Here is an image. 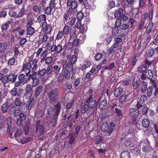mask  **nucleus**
Returning <instances> with one entry per match:
<instances>
[{"label":"nucleus","instance_id":"obj_1","mask_svg":"<svg viewBox=\"0 0 158 158\" xmlns=\"http://www.w3.org/2000/svg\"><path fill=\"white\" fill-rule=\"evenodd\" d=\"M47 96L50 101L56 102L59 99V91L56 88L52 89L47 93Z\"/></svg>","mask_w":158,"mask_h":158},{"label":"nucleus","instance_id":"obj_2","mask_svg":"<svg viewBox=\"0 0 158 158\" xmlns=\"http://www.w3.org/2000/svg\"><path fill=\"white\" fill-rule=\"evenodd\" d=\"M142 124L144 128H158V123L152 122L150 123L149 120L147 118H144L142 122Z\"/></svg>","mask_w":158,"mask_h":158},{"label":"nucleus","instance_id":"obj_3","mask_svg":"<svg viewBox=\"0 0 158 158\" xmlns=\"http://www.w3.org/2000/svg\"><path fill=\"white\" fill-rule=\"evenodd\" d=\"M23 90V89L21 88L18 89L14 87L10 91V94L12 98L21 97Z\"/></svg>","mask_w":158,"mask_h":158},{"label":"nucleus","instance_id":"obj_4","mask_svg":"<svg viewBox=\"0 0 158 158\" xmlns=\"http://www.w3.org/2000/svg\"><path fill=\"white\" fill-rule=\"evenodd\" d=\"M86 103L91 109L93 108L98 104L97 100L94 99L93 95L89 96L86 101Z\"/></svg>","mask_w":158,"mask_h":158},{"label":"nucleus","instance_id":"obj_5","mask_svg":"<svg viewBox=\"0 0 158 158\" xmlns=\"http://www.w3.org/2000/svg\"><path fill=\"white\" fill-rule=\"evenodd\" d=\"M79 129H75L74 132L69 134L68 137L69 144H72L75 141V140L78 136Z\"/></svg>","mask_w":158,"mask_h":158},{"label":"nucleus","instance_id":"obj_6","mask_svg":"<svg viewBox=\"0 0 158 158\" xmlns=\"http://www.w3.org/2000/svg\"><path fill=\"white\" fill-rule=\"evenodd\" d=\"M42 27L44 31L46 34H49L52 30V26L48 24L46 22H44L42 24Z\"/></svg>","mask_w":158,"mask_h":158},{"label":"nucleus","instance_id":"obj_7","mask_svg":"<svg viewBox=\"0 0 158 158\" xmlns=\"http://www.w3.org/2000/svg\"><path fill=\"white\" fill-rule=\"evenodd\" d=\"M6 79H4L5 84L9 82L14 83L16 80L17 77V75L15 76L12 73H10L6 75Z\"/></svg>","mask_w":158,"mask_h":158},{"label":"nucleus","instance_id":"obj_8","mask_svg":"<svg viewBox=\"0 0 158 158\" xmlns=\"http://www.w3.org/2000/svg\"><path fill=\"white\" fill-rule=\"evenodd\" d=\"M62 50H63V49L61 44H60L56 46L55 43L54 44V42H53L52 46L50 48V50L52 52H55L57 53H60Z\"/></svg>","mask_w":158,"mask_h":158},{"label":"nucleus","instance_id":"obj_9","mask_svg":"<svg viewBox=\"0 0 158 158\" xmlns=\"http://www.w3.org/2000/svg\"><path fill=\"white\" fill-rule=\"evenodd\" d=\"M12 118L8 117L7 119L6 124L3 122H0V128H3L6 125L7 126V128H11L12 126Z\"/></svg>","mask_w":158,"mask_h":158},{"label":"nucleus","instance_id":"obj_10","mask_svg":"<svg viewBox=\"0 0 158 158\" xmlns=\"http://www.w3.org/2000/svg\"><path fill=\"white\" fill-rule=\"evenodd\" d=\"M69 34L70 36V40H73L77 38V31L75 27H72L70 29Z\"/></svg>","mask_w":158,"mask_h":158},{"label":"nucleus","instance_id":"obj_11","mask_svg":"<svg viewBox=\"0 0 158 158\" xmlns=\"http://www.w3.org/2000/svg\"><path fill=\"white\" fill-rule=\"evenodd\" d=\"M61 103L59 102L54 105V116H58L59 113L61 111Z\"/></svg>","mask_w":158,"mask_h":158},{"label":"nucleus","instance_id":"obj_12","mask_svg":"<svg viewBox=\"0 0 158 158\" xmlns=\"http://www.w3.org/2000/svg\"><path fill=\"white\" fill-rule=\"evenodd\" d=\"M67 6H70L72 10L76 9L78 6L77 2L75 0H67Z\"/></svg>","mask_w":158,"mask_h":158},{"label":"nucleus","instance_id":"obj_13","mask_svg":"<svg viewBox=\"0 0 158 158\" xmlns=\"http://www.w3.org/2000/svg\"><path fill=\"white\" fill-rule=\"evenodd\" d=\"M74 64H73V63L69 61H68V62L64 60L62 61V65L63 66V69H71L73 68V65Z\"/></svg>","mask_w":158,"mask_h":158},{"label":"nucleus","instance_id":"obj_14","mask_svg":"<svg viewBox=\"0 0 158 158\" xmlns=\"http://www.w3.org/2000/svg\"><path fill=\"white\" fill-rule=\"evenodd\" d=\"M143 147L142 150L143 152H147L150 151L151 147L149 140L147 139L145 140L144 143H143Z\"/></svg>","mask_w":158,"mask_h":158},{"label":"nucleus","instance_id":"obj_15","mask_svg":"<svg viewBox=\"0 0 158 158\" xmlns=\"http://www.w3.org/2000/svg\"><path fill=\"white\" fill-rule=\"evenodd\" d=\"M43 88L41 85L37 86L34 91V95L35 97H38L42 93Z\"/></svg>","mask_w":158,"mask_h":158},{"label":"nucleus","instance_id":"obj_16","mask_svg":"<svg viewBox=\"0 0 158 158\" xmlns=\"http://www.w3.org/2000/svg\"><path fill=\"white\" fill-rule=\"evenodd\" d=\"M29 63L27 64L23 63V64L22 68L21 71L25 72L26 70H31L32 67V64L31 62V59H30L29 60Z\"/></svg>","mask_w":158,"mask_h":158},{"label":"nucleus","instance_id":"obj_17","mask_svg":"<svg viewBox=\"0 0 158 158\" xmlns=\"http://www.w3.org/2000/svg\"><path fill=\"white\" fill-rule=\"evenodd\" d=\"M11 22L10 21H7L2 23L1 26V28L2 32L6 31L10 27Z\"/></svg>","mask_w":158,"mask_h":158},{"label":"nucleus","instance_id":"obj_18","mask_svg":"<svg viewBox=\"0 0 158 158\" xmlns=\"http://www.w3.org/2000/svg\"><path fill=\"white\" fill-rule=\"evenodd\" d=\"M139 112V110L136 108H131L129 111L131 115L134 118H136L138 117Z\"/></svg>","mask_w":158,"mask_h":158},{"label":"nucleus","instance_id":"obj_19","mask_svg":"<svg viewBox=\"0 0 158 158\" xmlns=\"http://www.w3.org/2000/svg\"><path fill=\"white\" fill-rule=\"evenodd\" d=\"M124 89L122 87L117 88L114 91V95L116 98H118L123 92Z\"/></svg>","mask_w":158,"mask_h":158},{"label":"nucleus","instance_id":"obj_20","mask_svg":"<svg viewBox=\"0 0 158 158\" xmlns=\"http://www.w3.org/2000/svg\"><path fill=\"white\" fill-rule=\"evenodd\" d=\"M11 104L9 103L8 102H6L2 106L1 110L3 113L7 112L9 107H10Z\"/></svg>","mask_w":158,"mask_h":158},{"label":"nucleus","instance_id":"obj_21","mask_svg":"<svg viewBox=\"0 0 158 158\" xmlns=\"http://www.w3.org/2000/svg\"><path fill=\"white\" fill-rule=\"evenodd\" d=\"M23 131L25 134L26 135L28 133L29 129H18V131H17L14 135L15 137H18L21 135L23 133Z\"/></svg>","mask_w":158,"mask_h":158},{"label":"nucleus","instance_id":"obj_22","mask_svg":"<svg viewBox=\"0 0 158 158\" xmlns=\"http://www.w3.org/2000/svg\"><path fill=\"white\" fill-rule=\"evenodd\" d=\"M107 106V101L105 99H104L100 102L98 108L100 110H103L106 109Z\"/></svg>","mask_w":158,"mask_h":158},{"label":"nucleus","instance_id":"obj_23","mask_svg":"<svg viewBox=\"0 0 158 158\" xmlns=\"http://www.w3.org/2000/svg\"><path fill=\"white\" fill-rule=\"evenodd\" d=\"M140 82V78L138 77H135L134 78L133 84V88L134 89H136L138 88Z\"/></svg>","mask_w":158,"mask_h":158},{"label":"nucleus","instance_id":"obj_24","mask_svg":"<svg viewBox=\"0 0 158 158\" xmlns=\"http://www.w3.org/2000/svg\"><path fill=\"white\" fill-rule=\"evenodd\" d=\"M128 95L127 94H122L119 97V102L122 104L126 103L128 101Z\"/></svg>","mask_w":158,"mask_h":158},{"label":"nucleus","instance_id":"obj_25","mask_svg":"<svg viewBox=\"0 0 158 158\" xmlns=\"http://www.w3.org/2000/svg\"><path fill=\"white\" fill-rule=\"evenodd\" d=\"M62 72L63 73V75L64 78L67 80L69 79L70 77L71 74L69 70L68 69H63L62 70Z\"/></svg>","mask_w":158,"mask_h":158},{"label":"nucleus","instance_id":"obj_26","mask_svg":"<svg viewBox=\"0 0 158 158\" xmlns=\"http://www.w3.org/2000/svg\"><path fill=\"white\" fill-rule=\"evenodd\" d=\"M111 110L112 111L116 113L118 116L120 117L122 115V112L121 110L118 108V107H111Z\"/></svg>","mask_w":158,"mask_h":158},{"label":"nucleus","instance_id":"obj_27","mask_svg":"<svg viewBox=\"0 0 158 158\" xmlns=\"http://www.w3.org/2000/svg\"><path fill=\"white\" fill-rule=\"evenodd\" d=\"M123 10L122 8H119L118 10H116L114 13L115 17L116 18H119L123 14Z\"/></svg>","mask_w":158,"mask_h":158},{"label":"nucleus","instance_id":"obj_28","mask_svg":"<svg viewBox=\"0 0 158 158\" xmlns=\"http://www.w3.org/2000/svg\"><path fill=\"white\" fill-rule=\"evenodd\" d=\"M31 62H32V66H33L32 69L33 70H36L39 66H40V63H38V60L36 59H35L33 60H31Z\"/></svg>","mask_w":158,"mask_h":158},{"label":"nucleus","instance_id":"obj_29","mask_svg":"<svg viewBox=\"0 0 158 158\" xmlns=\"http://www.w3.org/2000/svg\"><path fill=\"white\" fill-rule=\"evenodd\" d=\"M34 100L33 97H30L27 102V108L28 110H31L33 106Z\"/></svg>","mask_w":158,"mask_h":158},{"label":"nucleus","instance_id":"obj_30","mask_svg":"<svg viewBox=\"0 0 158 158\" xmlns=\"http://www.w3.org/2000/svg\"><path fill=\"white\" fill-rule=\"evenodd\" d=\"M140 91L141 92L143 93L145 92L147 89V85L146 83L142 81L140 83Z\"/></svg>","mask_w":158,"mask_h":158},{"label":"nucleus","instance_id":"obj_31","mask_svg":"<svg viewBox=\"0 0 158 158\" xmlns=\"http://www.w3.org/2000/svg\"><path fill=\"white\" fill-rule=\"evenodd\" d=\"M73 48V45L71 43H65L63 46V50L65 52L66 51H70Z\"/></svg>","mask_w":158,"mask_h":158},{"label":"nucleus","instance_id":"obj_32","mask_svg":"<svg viewBox=\"0 0 158 158\" xmlns=\"http://www.w3.org/2000/svg\"><path fill=\"white\" fill-rule=\"evenodd\" d=\"M52 69L53 74L54 73L56 75H57L59 73L61 67L57 65H55L53 67L52 66Z\"/></svg>","mask_w":158,"mask_h":158},{"label":"nucleus","instance_id":"obj_33","mask_svg":"<svg viewBox=\"0 0 158 158\" xmlns=\"http://www.w3.org/2000/svg\"><path fill=\"white\" fill-rule=\"evenodd\" d=\"M145 76L146 77L151 80L152 79L153 77V72L152 70L148 69L145 72Z\"/></svg>","mask_w":158,"mask_h":158},{"label":"nucleus","instance_id":"obj_34","mask_svg":"<svg viewBox=\"0 0 158 158\" xmlns=\"http://www.w3.org/2000/svg\"><path fill=\"white\" fill-rule=\"evenodd\" d=\"M52 65H49L47 66L46 69H45L46 73L47 76H49L53 74V71Z\"/></svg>","mask_w":158,"mask_h":158},{"label":"nucleus","instance_id":"obj_35","mask_svg":"<svg viewBox=\"0 0 158 158\" xmlns=\"http://www.w3.org/2000/svg\"><path fill=\"white\" fill-rule=\"evenodd\" d=\"M153 86H151L147 89V95L148 97H150L152 95L153 92Z\"/></svg>","mask_w":158,"mask_h":158},{"label":"nucleus","instance_id":"obj_36","mask_svg":"<svg viewBox=\"0 0 158 158\" xmlns=\"http://www.w3.org/2000/svg\"><path fill=\"white\" fill-rule=\"evenodd\" d=\"M153 27V23L152 22H150L146 30V32L147 34H149L152 31Z\"/></svg>","mask_w":158,"mask_h":158},{"label":"nucleus","instance_id":"obj_37","mask_svg":"<svg viewBox=\"0 0 158 158\" xmlns=\"http://www.w3.org/2000/svg\"><path fill=\"white\" fill-rule=\"evenodd\" d=\"M26 12V11L24 8V6H23V7L22 8L21 10L17 14V15H16V17L19 18L22 17L25 14H26L25 12Z\"/></svg>","mask_w":158,"mask_h":158},{"label":"nucleus","instance_id":"obj_38","mask_svg":"<svg viewBox=\"0 0 158 158\" xmlns=\"http://www.w3.org/2000/svg\"><path fill=\"white\" fill-rule=\"evenodd\" d=\"M45 69L43 68L39 69L38 71V76L39 78H41L46 74Z\"/></svg>","mask_w":158,"mask_h":158},{"label":"nucleus","instance_id":"obj_39","mask_svg":"<svg viewBox=\"0 0 158 158\" xmlns=\"http://www.w3.org/2000/svg\"><path fill=\"white\" fill-rule=\"evenodd\" d=\"M140 57V55L139 53L135 54L132 58V65L134 66L136 64L137 61L139 60Z\"/></svg>","mask_w":158,"mask_h":158},{"label":"nucleus","instance_id":"obj_40","mask_svg":"<svg viewBox=\"0 0 158 158\" xmlns=\"http://www.w3.org/2000/svg\"><path fill=\"white\" fill-rule=\"evenodd\" d=\"M130 154L128 151H123L121 155V158H130Z\"/></svg>","mask_w":158,"mask_h":158},{"label":"nucleus","instance_id":"obj_41","mask_svg":"<svg viewBox=\"0 0 158 158\" xmlns=\"http://www.w3.org/2000/svg\"><path fill=\"white\" fill-rule=\"evenodd\" d=\"M46 16L45 14L40 15L37 19V20L39 23H41L43 21L46 22Z\"/></svg>","mask_w":158,"mask_h":158},{"label":"nucleus","instance_id":"obj_42","mask_svg":"<svg viewBox=\"0 0 158 158\" xmlns=\"http://www.w3.org/2000/svg\"><path fill=\"white\" fill-rule=\"evenodd\" d=\"M27 27V33L28 35H32L35 33L34 28L32 27Z\"/></svg>","mask_w":158,"mask_h":158},{"label":"nucleus","instance_id":"obj_43","mask_svg":"<svg viewBox=\"0 0 158 158\" xmlns=\"http://www.w3.org/2000/svg\"><path fill=\"white\" fill-rule=\"evenodd\" d=\"M69 57V61L72 63L73 64H75L77 59V56H75V55L70 56Z\"/></svg>","mask_w":158,"mask_h":158},{"label":"nucleus","instance_id":"obj_44","mask_svg":"<svg viewBox=\"0 0 158 158\" xmlns=\"http://www.w3.org/2000/svg\"><path fill=\"white\" fill-rule=\"evenodd\" d=\"M58 116H54L51 120V125L52 127H55L57 123Z\"/></svg>","mask_w":158,"mask_h":158},{"label":"nucleus","instance_id":"obj_45","mask_svg":"<svg viewBox=\"0 0 158 158\" xmlns=\"http://www.w3.org/2000/svg\"><path fill=\"white\" fill-rule=\"evenodd\" d=\"M20 97H18L16 98L15 99V103L16 106H20L22 104L21 98Z\"/></svg>","mask_w":158,"mask_h":158},{"label":"nucleus","instance_id":"obj_46","mask_svg":"<svg viewBox=\"0 0 158 158\" xmlns=\"http://www.w3.org/2000/svg\"><path fill=\"white\" fill-rule=\"evenodd\" d=\"M89 108V107L86 104V103L85 104L81 107L80 112L82 114H84L88 110Z\"/></svg>","mask_w":158,"mask_h":158},{"label":"nucleus","instance_id":"obj_47","mask_svg":"<svg viewBox=\"0 0 158 158\" xmlns=\"http://www.w3.org/2000/svg\"><path fill=\"white\" fill-rule=\"evenodd\" d=\"M32 83L31 84V87H36L37 85L39 83V80L38 78L36 77H35V78H33L32 80Z\"/></svg>","mask_w":158,"mask_h":158},{"label":"nucleus","instance_id":"obj_48","mask_svg":"<svg viewBox=\"0 0 158 158\" xmlns=\"http://www.w3.org/2000/svg\"><path fill=\"white\" fill-rule=\"evenodd\" d=\"M155 53L154 50L151 48L148 49L147 52V56L149 57H152Z\"/></svg>","mask_w":158,"mask_h":158},{"label":"nucleus","instance_id":"obj_49","mask_svg":"<svg viewBox=\"0 0 158 158\" xmlns=\"http://www.w3.org/2000/svg\"><path fill=\"white\" fill-rule=\"evenodd\" d=\"M69 26L68 25H65L63 28L62 32L64 34L67 35H68L69 32Z\"/></svg>","mask_w":158,"mask_h":158},{"label":"nucleus","instance_id":"obj_50","mask_svg":"<svg viewBox=\"0 0 158 158\" xmlns=\"http://www.w3.org/2000/svg\"><path fill=\"white\" fill-rule=\"evenodd\" d=\"M53 58L51 56H49L45 58V64L49 65H51L53 61Z\"/></svg>","mask_w":158,"mask_h":158},{"label":"nucleus","instance_id":"obj_51","mask_svg":"<svg viewBox=\"0 0 158 158\" xmlns=\"http://www.w3.org/2000/svg\"><path fill=\"white\" fill-rule=\"evenodd\" d=\"M147 98L146 95H142L139 100V102L141 104H143L147 101Z\"/></svg>","mask_w":158,"mask_h":158},{"label":"nucleus","instance_id":"obj_52","mask_svg":"<svg viewBox=\"0 0 158 158\" xmlns=\"http://www.w3.org/2000/svg\"><path fill=\"white\" fill-rule=\"evenodd\" d=\"M6 75L4 76L3 74L2 73H0V85L3 83L4 85L5 84V81L4 79H6Z\"/></svg>","mask_w":158,"mask_h":158},{"label":"nucleus","instance_id":"obj_53","mask_svg":"<svg viewBox=\"0 0 158 158\" xmlns=\"http://www.w3.org/2000/svg\"><path fill=\"white\" fill-rule=\"evenodd\" d=\"M65 34L63 33L62 31H59L56 37V39L57 40H59L61 39Z\"/></svg>","mask_w":158,"mask_h":158},{"label":"nucleus","instance_id":"obj_54","mask_svg":"<svg viewBox=\"0 0 158 158\" xmlns=\"http://www.w3.org/2000/svg\"><path fill=\"white\" fill-rule=\"evenodd\" d=\"M122 21L121 19L118 18L116 20L115 23V27L119 28L121 25Z\"/></svg>","mask_w":158,"mask_h":158},{"label":"nucleus","instance_id":"obj_55","mask_svg":"<svg viewBox=\"0 0 158 158\" xmlns=\"http://www.w3.org/2000/svg\"><path fill=\"white\" fill-rule=\"evenodd\" d=\"M125 144L126 146L129 147H133L134 145V143L129 139H127L125 142Z\"/></svg>","mask_w":158,"mask_h":158},{"label":"nucleus","instance_id":"obj_56","mask_svg":"<svg viewBox=\"0 0 158 158\" xmlns=\"http://www.w3.org/2000/svg\"><path fill=\"white\" fill-rule=\"evenodd\" d=\"M102 140L103 139L102 137L100 135H98L95 138L94 141L95 143L96 144H99Z\"/></svg>","mask_w":158,"mask_h":158},{"label":"nucleus","instance_id":"obj_57","mask_svg":"<svg viewBox=\"0 0 158 158\" xmlns=\"http://www.w3.org/2000/svg\"><path fill=\"white\" fill-rule=\"evenodd\" d=\"M2 46L0 47V53H2L4 52L7 48V44L5 43L3 44Z\"/></svg>","mask_w":158,"mask_h":158},{"label":"nucleus","instance_id":"obj_58","mask_svg":"<svg viewBox=\"0 0 158 158\" xmlns=\"http://www.w3.org/2000/svg\"><path fill=\"white\" fill-rule=\"evenodd\" d=\"M16 107L15 106H12L9 108L8 109V113L9 114H13L16 110Z\"/></svg>","mask_w":158,"mask_h":158},{"label":"nucleus","instance_id":"obj_59","mask_svg":"<svg viewBox=\"0 0 158 158\" xmlns=\"http://www.w3.org/2000/svg\"><path fill=\"white\" fill-rule=\"evenodd\" d=\"M64 77L63 75V73L61 72L60 73L57 77L58 81L60 83H61L64 80Z\"/></svg>","mask_w":158,"mask_h":158},{"label":"nucleus","instance_id":"obj_60","mask_svg":"<svg viewBox=\"0 0 158 158\" xmlns=\"http://www.w3.org/2000/svg\"><path fill=\"white\" fill-rule=\"evenodd\" d=\"M69 14L67 13L65 14L63 17V22L65 23V22L68 23L69 19Z\"/></svg>","mask_w":158,"mask_h":158},{"label":"nucleus","instance_id":"obj_61","mask_svg":"<svg viewBox=\"0 0 158 158\" xmlns=\"http://www.w3.org/2000/svg\"><path fill=\"white\" fill-rule=\"evenodd\" d=\"M99 127L100 128H109V125L107 122H105L100 125Z\"/></svg>","mask_w":158,"mask_h":158},{"label":"nucleus","instance_id":"obj_62","mask_svg":"<svg viewBox=\"0 0 158 158\" xmlns=\"http://www.w3.org/2000/svg\"><path fill=\"white\" fill-rule=\"evenodd\" d=\"M84 15L82 11L78 12L77 15V19L78 20L81 21L83 18Z\"/></svg>","mask_w":158,"mask_h":158},{"label":"nucleus","instance_id":"obj_63","mask_svg":"<svg viewBox=\"0 0 158 158\" xmlns=\"http://www.w3.org/2000/svg\"><path fill=\"white\" fill-rule=\"evenodd\" d=\"M152 64L151 61H149L148 60H145L144 61V64H143L144 66L147 69V68H149V66Z\"/></svg>","mask_w":158,"mask_h":158},{"label":"nucleus","instance_id":"obj_64","mask_svg":"<svg viewBox=\"0 0 158 158\" xmlns=\"http://www.w3.org/2000/svg\"><path fill=\"white\" fill-rule=\"evenodd\" d=\"M84 7L87 9L91 8V6L88 2V0H84L82 2Z\"/></svg>","mask_w":158,"mask_h":158}]
</instances>
